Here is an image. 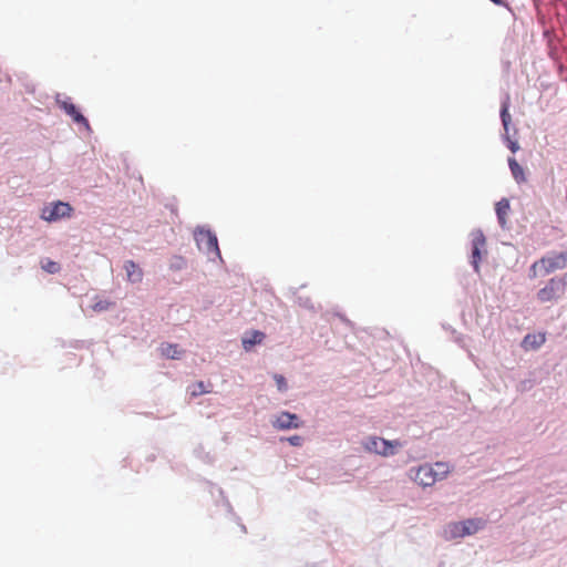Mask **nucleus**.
<instances>
[{
	"mask_svg": "<svg viewBox=\"0 0 567 567\" xmlns=\"http://www.w3.org/2000/svg\"><path fill=\"white\" fill-rule=\"evenodd\" d=\"M41 268L49 274H56L60 271V265L51 259H43Z\"/></svg>",
	"mask_w": 567,
	"mask_h": 567,
	"instance_id": "obj_17",
	"label": "nucleus"
},
{
	"mask_svg": "<svg viewBox=\"0 0 567 567\" xmlns=\"http://www.w3.org/2000/svg\"><path fill=\"white\" fill-rule=\"evenodd\" d=\"M60 107L72 117V120L75 123L83 124L85 127L89 128V122L79 112L76 106L70 102V101H62L60 102Z\"/></svg>",
	"mask_w": 567,
	"mask_h": 567,
	"instance_id": "obj_11",
	"label": "nucleus"
},
{
	"mask_svg": "<svg viewBox=\"0 0 567 567\" xmlns=\"http://www.w3.org/2000/svg\"><path fill=\"white\" fill-rule=\"evenodd\" d=\"M565 292V282L558 278H551L546 286L537 292L540 302H550L559 299Z\"/></svg>",
	"mask_w": 567,
	"mask_h": 567,
	"instance_id": "obj_5",
	"label": "nucleus"
},
{
	"mask_svg": "<svg viewBox=\"0 0 567 567\" xmlns=\"http://www.w3.org/2000/svg\"><path fill=\"white\" fill-rule=\"evenodd\" d=\"M501 118H502V123H503L505 130H507L508 124L511 122V114L508 112V103L507 102L504 103L503 106H502Z\"/></svg>",
	"mask_w": 567,
	"mask_h": 567,
	"instance_id": "obj_18",
	"label": "nucleus"
},
{
	"mask_svg": "<svg viewBox=\"0 0 567 567\" xmlns=\"http://www.w3.org/2000/svg\"><path fill=\"white\" fill-rule=\"evenodd\" d=\"M111 306H113V303L110 301H99L93 306V309L95 311H103L107 310Z\"/></svg>",
	"mask_w": 567,
	"mask_h": 567,
	"instance_id": "obj_20",
	"label": "nucleus"
},
{
	"mask_svg": "<svg viewBox=\"0 0 567 567\" xmlns=\"http://www.w3.org/2000/svg\"><path fill=\"white\" fill-rule=\"evenodd\" d=\"M364 450L381 456H390L395 454V450L401 446L399 441H388L379 436H369L362 443Z\"/></svg>",
	"mask_w": 567,
	"mask_h": 567,
	"instance_id": "obj_4",
	"label": "nucleus"
},
{
	"mask_svg": "<svg viewBox=\"0 0 567 567\" xmlns=\"http://www.w3.org/2000/svg\"><path fill=\"white\" fill-rule=\"evenodd\" d=\"M485 237L478 231L473 236L472 240V264L474 266L475 271H478L480 261H481V250L485 247Z\"/></svg>",
	"mask_w": 567,
	"mask_h": 567,
	"instance_id": "obj_8",
	"label": "nucleus"
},
{
	"mask_svg": "<svg viewBox=\"0 0 567 567\" xmlns=\"http://www.w3.org/2000/svg\"><path fill=\"white\" fill-rule=\"evenodd\" d=\"M162 353L171 359H178L181 355V351L176 344H165L162 347Z\"/></svg>",
	"mask_w": 567,
	"mask_h": 567,
	"instance_id": "obj_16",
	"label": "nucleus"
},
{
	"mask_svg": "<svg viewBox=\"0 0 567 567\" xmlns=\"http://www.w3.org/2000/svg\"><path fill=\"white\" fill-rule=\"evenodd\" d=\"M196 241L207 252H215L218 257L220 256L217 237L210 230L199 229L196 233Z\"/></svg>",
	"mask_w": 567,
	"mask_h": 567,
	"instance_id": "obj_7",
	"label": "nucleus"
},
{
	"mask_svg": "<svg viewBox=\"0 0 567 567\" xmlns=\"http://www.w3.org/2000/svg\"><path fill=\"white\" fill-rule=\"evenodd\" d=\"M566 266L567 255H565L564 252L555 254L548 257H543L532 265V277H537L538 275L546 276L557 269H563Z\"/></svg>",
	"mask_w": 567,
	"mask_h": 567,
	"instance_id": "obj_2",
	"label": "nucleus"
},
{
	"mask_svg": "<svg viewBox=\"0 0 567 567\" xmlns=\"http://www.w3.org/2000/svg\"><path fill=\"white\" fill-rule=\"evenodd\" d=\"M451 468L445 462H436L435 464H423L416 468H412L411 477L414 482L423 487L433 486L437 481L444 480Z\"/></svg>",
	"mask_w": 567,
	"mask_h": 567,
	"instance_id": "obj_1",
	"label": "nucleus"
},
{
	"mask_svg": "<svg viewBox=\"0 0 567 567\" xmlns=\"http://www.w3.org/2000/svg\"><path fill=\"white\" fill-rule=\"evenodd\" d=\"M292 446H301L303 439L300 435H292L287 439Z\"/></svg>",
	"mask_w": 567,
	"mask_h": 567,
	"instance_id": "obj_22",
	"label": "nucleus"
},
{
	"mask_svg": "<svg viewBox=\"0 0 567 567\" xmlns=\"http://www.w3.org/2000/svg\"><path fill=\"white\" fill-rule=\"evenodd\" d=\"M275 381L280 391H285L287 389L286 379L280 374H275Z\"/></svg>",
	"mask_w": 567,
	"mask_h": 567,
	"instance_id": "obj_21",
	"label": "nucleus"
},
{
	"mask_svg": "<svg viewBox=\"0 0 567 567\" xmlns=\"http://www.w3.org/2000/svg\"><path fill=\"white\" fill-rule=\"evenodd\" d=\"M124 269L126 272V278L130 282L136 284L142 281L143 271L136 262H134L133 260L125 261Z\"/></svg>",
	"mask_w": 567,
	"mask_h": 567,
	"instance_id": "obj_12",
	"label": "nucleus"
},
{
	"mask_svg": "<svg viewBox=\"0 0 567 567\" xmlns=\"http://www.w3.org/2000/svg\"><path fill=\"white\" fill-rule=\"evenodd\" d=\"M73 208L69 203L56 202L42 209L41 217L48 221H54L60 218L70 217Z\"/></svg>",
	"mask_w": 567,
	"mask_h": 567,
	"instance_id": "obj_6",
	"label": "nucleus"
},
{
	"mask_svg": "<svg viewBox=\"0 0 567 567\" xmlns=\"http://www.w3.org/2000/svg\"><path fill=\"white\" fill-rule=\"evenodd\" d=\"M274 426L279 430L298 429L300 423L298 416L289 412H281L274 422Z\"/></svg>",
	"mask_w": 567,
	"mask_h": 567,
	"instance_id": "obj_9",
	"label": "nucleus"
},
{
	"mask_svg": "<svg viewBox=\"0 0 567 567\" xmlns=\"http://www.w3.org/2000/svg\"><path fill=\"white\" fill-rule=\"evenodd\" d=\"M509 208H511V206H509V202L507 198H503L496 204L495 210H496L499 224L502 226H504L506 224V216L509 212Z\"/></svg>",
	"mask_w": 567,
	"mask_h": 567,
	"instance_id": "obj_14",
	"label": "nucleus"
},
{
	"mask_svg": "<svg viewBox=\"0 0 567 567\" xmlns=\"http://www.w3.org/2000/svg\"><path fill=\"white\" fill-rule=\"evenodd\" d=\"M508 166L517 183H523L526 181L523 167L517 163V161L514 157L508 158Z\"/></svg>",
	"mask_w": 567,
	"mask_h": 567,
	"instance_id": "obj_15",
	"label": "nucleus"
},
{
	"mask_svg": "<svg viewBox=\"0 0 567 567\" xmlns=\"http://www.w3.org/2000/svg\"><path fill=\"white\" fill-rule=\"evenodd\" d=\"M486 522L482 518H470L463 522L451 523L445 528V534L450 538H460L477 533L485 526Z\"/></svg>",
	"mask_w": 567,
	"mask_h": 567,
	"instance_id": "obj_3",
	"label": "nucleus"
},
{
	"mask_svg": "<svg viewBox=\"0 0 567 567\" xmlns=\"http://www.w3.org/2000/svg\"><path fill=\"white\" fill-rule=\"evenodd\" d=\"M546 341L544 332L528 333L522 341V348L526 351L536 350L540 348Z\"/></svg>",
	"mask_w": 567,
	"mask_h": 567,
	"instance_id": "obj_10",
	"label": "nucleus"
},
{
	"mask_svg": "<svg viewBox=\"0 0 567 567\" xmlns=\"http://www.w3.org/2000/svg\"><path fill=\"white\" fill-rule=\"evenodd\" d=\"M210 391L206 389L205 384L203 381H199L197 382L196 384H194L193 386V390L190 392V395L192 396H198L200 394H204V393H209Z\"/></svg>",
	"mask_w": 567,
	"mask_h": 567,
	"instance_id": "obj_19",
	"label": "nucleus"
},
{
	"mask_svg": "<svg viewBox=\"0 0 567 567\" xmlns=\"http://www.w3.org/2000/svg\"><path fill=\"white\" fill-rule=\"evenodd\" d=\"M265 333L258 330H252L247 332L243 338V347L246 351L251 350V348L256 344H260L265 339Z\"/></svg>",
	"mask_w": 567,
	"mask_h": 567,
	"instance_id": "obj_13",
	"label": "nucleus"
}]
</instances>
